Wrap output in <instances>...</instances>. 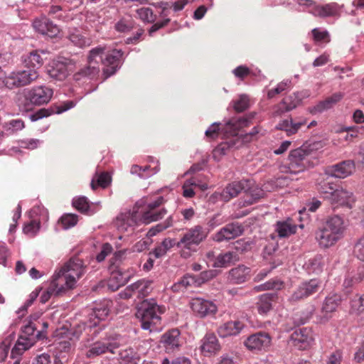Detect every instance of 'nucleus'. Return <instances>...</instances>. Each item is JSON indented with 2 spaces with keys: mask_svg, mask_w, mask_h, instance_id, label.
<instances>
[{
  "mask_svg": "<svg viewBox=\"0 0 364 364\" xmlns=\"http://www.w3.org/2000/svg\"><path fill=\"white\" fill-rule=\"evenodd\" d=\"M58 277L53 276V279L47 291L43 292L40 297V301L42 304L46 303L50 299L51 295L58 296L67 290L63 284L58 281Z\"/></svg>",
  "mask_w": 364,
  "mask_h": 364,
  "instance_id": "obj_30",
  "label": "nucleus"
},
{
  "mask_svg": "<svg viewBox=\"0 0 364 364\" xmlns=\"http://www.w3.org/2000/svg\"><path fill=\"white\" fill-rule=\"evenodd\" d=\"M112 247L109 243H105L102 246L101 252L97 255V260L98 262H102L105 257L112 252Z\"/></svg>",
  "mask_w": 364,
  "mask_h": 364,
  "instance_id": "obj_64",
  "label": "nucleus"
},
{
  "mask_svg": "<svg viewBox=\"0 0 364 364\" xmlns=\"http://www.w3.org/2000/svg\"><path fill=\"white\" fill-rule=\"evenodd\" d=\"M75 106V103L73 101H67L62 102L59 105H53L49 108H42L38 109L37 112L31 114L29 119L32 122H36L43 117H48L53 114H61Z\"/></svg>",
  "mask_w": 364,
  "mask_h": 364,
  "instance_id": "obj_16",
  "label": "nucleus"
},
{
  "mask_svg": "<svg viewBox=\"0 0 364 364\" xmlns=\"http://www.w3.org/2000/svg\"><path fill=\"white\" fill-rule=\"evenodd\" d=\"M131 274L122 269H117L112 272L107 282V287L112 291H115L120 287L125 285L130 279Z\"/></svg>",
  "mask_w": 364,
  "mask_h": 364,
  "instance_id": "obj_25",
  "label": "nucleus"
},
{
  "mask_svg": "<svg viewBox=\"0 0 364 364\" xmlns=\"http://www.w3.org/2000/svg\"><path fill=\"white\" fill-rule=\"evenodd\" d=\"M283 286V282L279 279H271L262 284L254 287L256 291L269 290V289H280Z\"/></svg>",
  "mask_w": 364,
  "mask_h": 364,
  "instance_id": "obj_47",
  "label": "nucleus"
},
{
  "mask_svg": "<svg viewBox=\"0 0 364 364\" xmlns=\"http://www.w3.org/2000/svg\"><path fill=\"white\" fill-rule=\"evenodd\" d=\"M341 301V297L337 294H329L326 297L321 308V321L326 322L331 317Z\"/></svg>",
  "mask_w": 364,
  "mask_h": 364,
  "instance_id": "obj_23",
  "label": "nucleus"
},
{
  "mask_svg": "<svg viewBox=\"0 0 364 364\" xmlns=\"http://www.w3.org/2000/svg\"><path fill=\"white\" fill-rule=\"evenodd\" d=\"M119 357L123 361L129 364H137L139 360V358L135 356V353L131 348L122 350L119 353Z\"/></svg>",
  "mask_w": 364,
  "mask_h": 364,
  "instance_id": "obj_57",
  "label": "nucleus"
},
{
  "mask_svg": "<svg viewBox=\"0 0 364 364\" xmlns=\"http://www.w3.org/2000/svg\"><path fill=\"white\" fill-rule=\"evenodd\" d=\"M103 50H105L103 48H95L90 51L87 58V65L74 75L75 80H80L82 78L92 80L99 75L100 65L98 58H100V53Z\"/></svg>",
  "mask_w": 364,
  "mask_h": 364,
  "instance_id": "obj_6",
  "label": "nucleus"
},
{
  "mask_svg": "<svg viewBox=\"0 0 364 364\" xmlns=\"http://www.w3.org/2000/svg\"><path fill=\"white\" fill-rule=\"evenodd\" d=\"M250 268L245 265H238L229 271L228 279L231 284H240L250 279Z\"/></svg>",
  "mask_w": 364,
  "mask_h": 364,
  "instance_id": "obj_27",
  "label": "nucleus"
},
{
  "mask_svg": "<svg viewBox=\"0 0 364 364\" xmlns=\"http://www.w3.org/2000/svg\"><path fill=\"white\" fill-rule=\"evenodd\" d=\"M245 325L240 321H228L219 326L218 333L222 338L236 336L243 329Z\"/></svg>",
  "mask_w": 364,
  "mask_h": 364,
  "instance_id": "obj_29",
  "label": "nucleus"
},
{
  "mask_svg": "<svg viewBox=\"0 0 364 364\" xmlns=\"http://www.w3.org/2000/svg\"><path fill=\"white\" fill-rule=\"evenodd\" d=\"M85 266L82 259L74 257L71 258L53 275L58 277V281L63 284L66 289L74 288L76 284V279L80 278L85 273Z\"/></svg>",
  "mask_w": 364,
  "mask_h": 364,
  "instance_id": "obj_3",
  "label": "nucleus"
},
{
  "mask_svg": "<svg viewBox=\"0 0 364 364\" xmlns=\"http://www.w3.org/2000/svg\"><path fill=\"white\" fill-rule=\"evenodd\" d=\"M306 269L309 274H318L322 271V257L321 255H317L315 257L310 259L304 264Z\"/></svg>",
  "mask_w": 364,
  "mask_h": 364,
  "instance_id": "obj_42",
  "label": "nucleus"
},
{
  "mask_svg": "<svg viewBox=\"0 0 364 364\" xmlns=\"http://www.w3.org/2000/svg\"><path fill=\"white\" fill-rule=\"evenodd\" d=\"M342 98L343 95L341 93H334L331 96L327 97L325 100L321 101L316 105L309 107V111L312 114L322 113L333 107Z\"/></svg>",
  "mask_w": 364,
  "mask_h": 364,
  "instance_id": "obj_28",
  "label": "nucleus"
},
{
  "mask_svg": "<svg viewBox=\"0 0 364 364\" xmlns=\"http://www.w3.org/2000/svg\"><path fill=\"white\" fill-rule=\"evenodd\" d=\"M53 96V90L46 86H38L29 90L26 98L32 105H41L48 103Z\"/></svg>",
  "mask_w": 364,
  "mask_h": 364,
  "instance_id": "obj_12",
  "label": "nucleus"
},
{
  "mask_svg": "<svg viewBox=\"0 0 364 364\" xmlns=\"http://www.w3.org/2000/svg\"><path fill=\"white\" fill-rule=\"evenodd\" d=\"M296 225L288 218L287 220L278 221L275 225V232L279 237H287L296 231Z\"/></svg>",
  "mask_w": 364,
  "mask_h": 364,
  "instance_id": "obj_31",
  "label": "nucleus"
},
{
  "mask_svg": "<svg viewBox=\"0 0 364 364\" xmlns=\"http://www.w3.org/2000/svg\"><path fill=\"white\" fill-rule=\"evenodd\" d=\"M109 304L110 301H104L100 304H98L92 309V313L90 314V319L97 318L98 321L105 320L109 313Z\"/></svg>",
  "mask_w": 364,
  "mask_h": 364,
  "instance_id": "obj_35",
  "label": "nucleus"
},
{
  "mask_svg": "<svg viewBox=\"0 0 364 364\" xmlns=\"http://www.w3.org/2000/svg\"><path fill=\"white\" fill-rule=\"evenodd\" d=\"M255 115L256 112H250L245 117L230 119L227 124L232 127L234 129H240L249 126Z\"/></svg>",
  "mask_w": 364,
  "mask_h": 364,
  "instance_id": "obj_39",
  "label": "nucleus"
},
{
  "mask_svg": "<svg viewBox=\"0 0 364 364\" xmlns=\"http://www.w3.org/2000/svg\"><path fill=\"white\" fill-rule=\"evenodd\" d=\"M239 260L238 255L234 252H227L219 254L214 262L215 267H226Z\"/></svg>",
  "mask_w": 364,
  "mask_h": 364,
  "instance_id": "obj_34",
  "label": "nucleus"
},
{
  "mask_svg": "<svg viewBox=\"0 0 364 364\" xmlns=\"http://www.w3.org/2000/svg\"><path fill=\"white\" fill-rule=\"evenodd\" d=\"M354 253L360 260H364V236L362 237L354 247Z\"/></svg>",
  "mask_w": 364,
  "mask_h": 364,
  "instance_id": "obj_62",
  "label": "nucleus"
},
{
  "mask_svg": "<svg viewBox=\"0 0 364 364\" xmlns=\"http://www.w3.org/2000/svg\"><path fill=\"white\" fill-rule=\"evenodd\" d=\"M39 75L35 68L14 71L6 77V87L14 89L31 84L38 79Z\"/></svg>",
  "mask_w": 364,
  "mask_h": 364,
  "instance_id": "obj_5",
  "label": "nucleus"
},
{
  "mask_svg": "<svg viewBox=\"0 0 364 364\" xmlns=\"http://www.w3.org/2000/svg\"><path fill=\"white\" fill-rule=\"evenodd\" d=\"M250 107V98L247 95H241L237 100L235 101L233 108L237 112H242Z\"/></svg>",
  "mask_w": 364,
  "mask_h": 364,
  "instance_id": "obj_51",
  "label": "nucleus"
},
{
  "mask_svg": "<svg viewBox=\"0 0 364 364\" xmlns=\"http://www.w3.org/2000/svg\"><path fill=\"white\" fill-rule=\"evenodd\" d=\"M190 304L193 312L200 317L213 315L217 311V307L212 301L200 298L193 299Z\"/></svg>",
  "mask_w": 364,
  "mask_h": 364,
  "instance_id": "obj_22",
  "label": "nucleus"
},
{
  "mask_svg": "<svg viewBox=\"0 0 364 364\" xmlns=\"http://www.w3.org/2000/svg\"><path fill=\"white\" fill-rule=\"evenodd\" d=\"M152 282L149 280H139L138 297L143 298L146 296L152 290Z\"/></svg>",
  "mask_w": 364,
  "mask_h": 364,
  "instance_id": "obj_55",
  "label": "nucleus"
},
{
  "mask_svg": "<svg viewBox=\"0 0 364 364\" xmlns=\"http://www.w3.org/2000/svg\"><path fill=\"white\" fill-rule=\"evenodd\" d=\"M296 98H297L296 96L293 97L292 95H290L288 97L283 99L281 102V105L286 107V111L289 112L295 109L299 104V100H295Z\"/></svg>",
  "mask_w": 364,
  "mask_h": 364,
  "instance_id": "obj_59",
  "label": "nucleus"
},
{
  "mask_svg": "<svg viewBox=\"0 0 364 364\" xmlns=\"http://www.w3.org/2000/svg\"><path fill=\"white\" fill-rule=\"evenodd\" d=\"M306 121L301 119L299 122H294L291 118L289 119H284L281 121L277 126L276 129L286 132L287 134L290 136L297 132L299 128L306 124Z\"/></svg>",
  "mask_w": 364,
  "mask_h": 364,
  "instance_id": "obj_32",
  "label": "nucleus"
},
{
  "mask_svg": "<svg viewBox=\"0 0 364 364\" xmlns=\"http://www.w3.org/2000/svg\"><path fill=\"white\" fill-rule=\"evenodd\" d=\"M355 169L353 161L346 160L328 167L326 173L332 177L345 178L351 175Z\"/></svg>",
  "mask_w": 364,
  "mask_h": 364,
  "instance_id": "obj_20",
  "label": "nucleus"
},
{
  "mask_svg": "<svg viewBox=\"0 0 364 364\" xmlns=\"http://www.w3.org/2000/svg\"><path fill=\"white\" fill-rule=\"evenodd\" d=\"M311 154V151L304 146L291 150L289 155L288 166H284L281 171L294 174L304 171L309 166Z\"/></svg>",
  "mask_w": 364,
  "mask_h": 364,
  "instance_id": "obj_4",
  "label": "nucleus"
},
{
  "mask_svg": "<svg viewBox=\"0 0 364 364\" xmlns=\"http://www.w3.org/2000/svg\"><path fill=\"white\" fill-rule=\"evenodd\" d=\"M171 226V218H168L165 222L157 224L154 227H152L147 232V236L153 237L157 233L163 231L164 230Z\"/></svg>",
  "mask_w": 364,
  "mask_h": 364,
  "instance_id": "obj_58",
  "label": "nucleus"
},
{
  "mask_svg": "<svg viewBox=\"0 0 364 364\" xmlns=\"http://www.w3.org/2000/svg\"><path fill=\"white\" fill-rule=\"evenodd\" d=\"M20 144L22 148L35 149L40 145L41 141L37 139H23L20 141Z\"/></svg>",
  "mask_w": 364,
  "mask_h": 364,
  "instance_id": "obj_63",
  "label": "nucleus"
},
{
  "mask_svg": "<svg viewBox=\"0 0 364 364\" xmlns=\"http://www.w3.org/2000/svg\"><path fill=\"white\" fill-rule=\"evenodd\" d=\"M75 62L70 58H59L48 68V75L58 80H63L75 68Z\"/></svg>",
  "mask_w": 364,
  "mask_h": 364,
  "instance_id": "obj_8",
  "label": "nucleus"
},
{
  "mask_svg": "<svg viewBox=\"0 0 364 364\" xmlns=\"http://www.w3.org/2000/svg\"><path fill=\"white\" fill-rule=\"evenodd\" d=\"M271 343L270 336L265 332H258L250 335L244 342L247 349L252 351L266 350Z\"/></svg>",
  "mask_w": 364,
  "mask_h": 364,
  "instance_id": "obj_15",
  "label": "nucleus"
},
{
  "mask_svg": "<svg viewBox=\"0 0 364 364\" xmlns=\"http://www.w3.org/2000/svg\"><path fill=\"white\" fill-rule=\"evenodd\" d=\"M201 348L203 351L215 353L220 349V344L214 334H207L203 339Z\"/></svg>",
  "mask_w": 364,
  "mask_h": 364,
  "instance_id": "obj_40",
  "label": "nucleus"
},
{
  "mask_svg": "<svg viewBox=\"0 0 364 364\" xmlns=\"http://www.w3.org/2000/svg\"><path fill=\"white\" fill-rule=\"evenodd\" d=\"M247 193H250V198L245 200V205H249L256 203L259 199L263 198L265 195L264 191L263 189L258 187H253V185L252 186L251 189L249 190Z\"/></svg>",
  "mask_w": 364,
  "mask_h": 364,
  "instance_id": "obj_44",
  "label": "nucleus"
},
{
  "mask_svg": "<svg viewBox=\"0 0 364 364\" xmlns=\"http://www.w3.org/2000/svg\"><path fill=\"white\" fill-rule=\"evenodd\" d=\"M118 348L119 344L117 342H112L109 338H104L90 344L85 350V355L87 358L93 359L107 353L114 354Z\"/></svg>",
  "mask_w": 364,
  "mask_h": 364,
  "instance_id": "obj_9",
  "label": "nucleus"
},
{
  "mask_svg": "<svg viewBox=\"0 0 364 364\" xmlns=\"http://www.w3.org/2000/svg\"><path fill=\"white\" fill-rule=\"evenodd\" d=\"M33 26L36 31L50 38H54L60 33L59 27L46 16L36 18L33 21Z\"/></svg>",
  "mask_w": 364,
  "mask_h": 364,
  "instance_id": "obj_19",
  "label": "nucleus"
},
{
  "mask_svg": "<svg viewBox=\"0 0 364 364\" xmlns=\"http://www.w3.org/2000/svg\"><path fill=\"white\" fill-rule=\"evenodd\" d=\"M104 50L100 53V58H98L99 63L101 62L106 68L104 69V73L109 77L115 73L120 63V59L123 55L122 50H113L111 53L102 58Z\"/></svg>",
  "mask_w": 364,
  "mask_h": 364,
  "instance_id": "obj_14",
  "label": "nucleus"
},
{
  "mask_svg": "<svg viewBox=\"0 0 364 364\" xmlns=\"http://www.w3.org/2000/svg\"><path fill=\"white\" fill-rule=\"evenodd\" d=\"M208 235V232L200 225H196L188 229L178 241L177 247L192 250L193 246H198Z\"/></svg>",
  "mask_w": 364,
  "mask_h": 364,
  "instance_id": "obj_7",
  "label": "nucleus"
},
{
  "mask_svg": "<svg viewBox=\"0 0 364 364\" xmlns=\"http://www.w3.org/2000/svg\"><path fill=\"white\" fill-rule=\"evenodd\" d=\"M364 278V265L359 267L357 273L351 278L346 279L343 283L345 287L348 288L351 287L355 283H358Z\"/></svg>",
  "mask_w": 364,
  "mask_h": 364,
  "instance_id": "obj_56",
  "label": "nucleus"
},
{
  "mask_svg": "<svg viewBox=\"0 0 364 364\" xmlns=\"http://www.w3.org/2000/svg\"><path fill=\"white\" fill-rule=\"evenodd\" d=\"M344 230L343 218L335 215L329 217L323 226L316 231V239L321 247L328 248L341 238Z\"/></svg>",
  "mask_w": 364,
  "mask_h": 364,
  "instance_id": "obj_1",
  "label": "nucleus"
},
{
  "mask_svg": "<svg viewBox=\"0 0 364 364\" xmlns=\"http://www.w3.org/2000/svg\"><path fill=\"white\" fill-rule=\"evenodd\" d=\"M38 327L36 323L29 320L28 323L23 328L21 334L27 338H32L33 341H36L37 340L36 334Z\"/></svg>",
  "mask_w": 364,
  "mask_h": 364,
  "instance_id": "obj_50",
  "label": "nucleus"
},
{
  "mask_svg": "<svg viewBox=\"0 0 364 364\" xmlns=\"http://www.w3.org/2000/svg\"><path fill=\"white\" fill-rule=\"evenodd\" d=\"M213 277L211 271H203L199 275H193L196 280V287H198L205 282L210 280Z\"/></svg>",
  "mask_w": 364,
  "mask_h": 364,
  "instance_id": "obj_60",
  "label": "nucleus"
},
{
  "mask_svg": "<svg viewBox=\"0 0 364 364\" xmlns=\"http://www.w3.org/2000/svg\"><path fill=\"white\" fill-rule=\"evenodd\" d=\"M77 220V215L73 213L65 214L60 218V222L64 229H68L75 226Z\"/></svg>",
  "mask_w": 364,
  "mask_h": 364,
  "instance_id": "obj_53",
  "label": "nucleus"
},
{
  "mask_svg": "<svg viewBox=\"0 0 364 364\" xmlns=\"http://www.w3.org/2000/svg\"><path fill=\"white\" fill-rule=\"evenodd\" d=\"M160 343L167 352L172 353L178 350L182 343L179 330L173 328L166 331L161 336Z\"/></svg>",
  "mask_w": 364,
  "mask_h": 364,
  "instance_id": "obj_21",
  "label": "nucleus"
},
{
  "mask_svg": "<svg viewBox=\"0 0 364 364\" xmlns=\"http://www.w3.org/2000/svg\"><path fill=\"white\" fill-rule=\"evenodd\" d=\"M73 205L82 213H88L90 209L89 201L85 196L75 198L73 200Z\"/></svg>",
  "mask_w": 364,
  "mask_h": 364,
  "instance_id": "obj_48",
  "label": "nucleus"
},
{
  "mask_svg": "<svg viewBox=\"0 0 364 364\" xmlns=\"http://www.w3.org/2000/svg\"><path fill=\"white\" fill-rule=\"evenodd\" d=\"M196 282L193 275L186 274L171 286V290L173 292L183 291L190 287H196Z\"/></svg>",
  "mask_w": 364,
  "mask_h": 364,
  "instance_id": "obj_36",
  "label": "nucleus"
},
{
  "mask_svg": "<svg viewBox=\"0 0 364 364\" xmlns=\"http://www.w3.org/2000/svg\"><path fill=\"white\" fill-rule=\"evenodd\" d=\"M291 82L289 80H284L279 82L277 87L269 90L267 92V97L269 99L273 98L276 95L280 94L291 87Z\"/></svg>",
  "mask_w": 364,
  "mask_h": 364,
  "instance_id": "obj_52",
  "label": "nucleus"
},
{
  "mask_svg": "<svg viewBox=\"0 0 364 364\" xmlns=\"http://www.w3.org/2000/svg\"><path fill=\"white\" fill-rule=\"evenodd\" d=\"M243 226L237 222L227 224L213 236V240L218 242L235 239L242 235Z\"/></svg>",
  "mask_w": 364,
  "mask_h": 364,
  "instance_id": "obj_13",
  "label": "nucleus"
},
{
  "mask_svg": "<svg viewBox=\"0 0 364 364\" xmlns=\"http://www.w3.org/2000/svg\"><path fill=\"white\" fill-rule=\"evenodd\" d=\"M138 17L143 21L152 23L156 20V16L153 14L152 9L148 7H142L136 11Z\"/></svg>",
  "mask_w": 364,
  "mask_h": 364,
  "instance_id": "obj_49",
  "label": "nucleus"
},
{
  "mask_svg": "<svg viewBox=\"0 0 364 364\" xmlns=\"http://www.w3.org/2000/svg\"><path fill=\"white\" fill-rule=\"evenodd\" d=\"M277 299L275 294L267 293L261 295L257 303V311L260 314H266L272 308V301Z\"/></svg>",
  "mask_w": 364,
  "mask_h": 364,
  "instance_id": "obj_33",
  "label": "nucleus"
},
{
  "mask_svg": "<svg viewBox=\"0 0 364 364\" xmlns=\"http://www.w3.org/2000/svg\"><path fill=\"white\" fill-rule=\"evenodd\" d=\"M130 172L132 174H137L139 178L146 179L156 173V171L151 170L149 166L141 167L138 165H133Z\"/></svg>",
  "mask_w": 364,
  "mask_h": 364,
  "instance_id": "obj_46",
  "label": "nucleus"
},
{
  "mask_svg": "<svg viewBox=\"0 0 364 364\" xmlns=\"http://www.w3.org/2000/svg\"><path fill=\"white\" fill-rule=\"evenodd\" d=\"M33 26L36 31L50 38H54L60 33L59 27L46 16L36 18L33 21Z\"/></svg>",
  "mask_w": 364,
  "mask_h": 364,
  "instance_id": "obj_18",
  "label": "nucleus"
},
{
  "mask_svg": "<svg viewBox=\"0 0 364 364\" xmlns=\"http://www.w3.org/2000/svg\"><path fill=\"white\" fill-rule=\"evenodd\" d=\"M311 12L316 16H332L337 14L338 7L336 4H328L322 6H315Z\"/></svg>",
  "mask_w": 364,
  "mask_h": 364,
  "instance_id": "obj_37",
  "label": "nucleus"
},
{
  "mask_svg": "<svg viewBox=\"0 0 364 364\" xmlns=\"http://www.w3.org/2000/svg\"><path fill=\"white\" fill-rule=\"evenodd\" d=\"M164 311V308L157 305L154 299H146L140 304L136 316L140 319L141 326L143 329L152 331L160 323V314Z\"/></svg>",
  "mask_w": 364,
  "mask_h": 364,
  "instance_id": "obj_2",
  "label": "nucleus"
},
{
  "mask_svg": "<svg viewBox=\"0 0 364 364\" xmlns=\"http://www.w3.org/2000/svg\"><path fill=\"white\" fill-rule=\"evenodd\" d=\"M293 345L299 350L306 349L313 341V333L311 328H299L291 335Z\"/></svg>",
  "mask_w": 364,
  "mask_h": 364,
  "instance_id": "obj_17",
  "label": "nucleus"
},
{
  "mask_svg": "<svg viewBox=\"0 0 364 364\" xmlns=\"http://www.w3.org/2000/svg\"><path fill=\"white\" fill-rule=\"evenodd\" d=\"M337 188V186L328 180L322 181L318 185V190L323 198L329 200Z\"/></svg>",
  "mask_w": 364,
  "mask_h": 364,
  "instance_id": "obj_41",
  "label": "nucleus"
},
{
  "mask_svg": "<svg viewBox=\"0 0 364 364\" xmlns=\"http://www.w3.org/2000/svg\"><path fill=\"white\" fill-rule=\"evenodd\" d=\"M68 38L75 46L80 48L89 44L88 40L82 36L78 31L70 33Z\"/></svg>",
  "mask_w": 364,
  "mask_h": 364,
  "instance_id": "obj_54",
  "label": "nucleus"
},
{
  "mask_svg": "<svg viewBox=\"0 0 364 364\" xmlns=\"http://www.w3.org/2000/svg\"><path fill=\"white\" fill-rule=\"evenodd\" d=\"M328 201L332 205L337 204L339 205L346 206L348 208H352L353 204L355 202V198L351 192H349L342 188H337Z\"/></svg>",
  "mask_w": 364,
  "mask_h": 364,
  "instance_id": "obj_26",
  "label": "nucleus"
},
{
  "mask_svg": "<svg viewBox=\"0 0 364 364\" xmlns=\"http://www.w3.org/2000/svg\"><path fill=\"white\" fill-rule=\"evenodd\" d=\"M314 41H326V42L330 41L329 33L327 31H321L318 28H314L311 31Z\"/></svg>",
  "mask_w": 364,
  "mask_h": 364,
  "instance_id": "obj_61",
  "label": "nucleus"
},
{
  "mask_svg": "<svg viewBox=\"0 0 364 364\" xmlns=\"http://www.w3.org/2000/svg\"><path fill=\"white\" fill-rule=\"evenodd\" d=\"M254 185L253 181L250 179H242L228 183L221 193V198L224 201H229L237 197L241 192L247 193Z\"/></svg>",
  "mask_w": 364,
  "mask_h": 364,
  "instance_id": "obj_10",
  "label": "nucleus"
},
{
  "mask_svg": "<svg viewBox=\"0 0 364 364\" xmlns=\"http://www.w3.org/2000/svg\"><path fill=\"white\" fill-rule=\"evenodd\" d=\"M166 214V210L163 208L157 212H152V211H146L142 215V217L141 218V220L144 223H150L153 221H157L164 217V215Z\"/></svg>",
  "mask_w": 364,
  "mask_h": 364,
  "instance_id": "obj_45",
  "label": "nucleus"
},
{
  "mask_svg": "<svg viewBox=\"0 0 364 364\" xmlns=\"http://www.w3.org/2000/svg\"><path fill=\"white\" fill-rule=\"evenodd\" d=\"M138 221V215L136 211H127L119 214L114 222V225L117 230L120 232L129 231V229L136 225Z\"/></svg>",
  "mask_w": 364,
  "mask_h": 364,
  "instance_id": "obj_24",
  "label": "nucleus"
},
{
  "mask_svg": "<svg viewBox=\"0 0 364 364\" xmlns=\"http://www.w3.org/2000/svg\"><path fill=\"white\" fill-rule=\"evenodd\" d=\"M25 66L36 70L43 64V60L38 50H33L23 59Z\"/></svg>",
  "mask_w": 364,
  "mask_h": 364,
  "instance_id": "obj_38",
  "label": "nucleus"
},
{
  "mask_svg": "<svg viewBox=\"0 0 364 364\" xmlns=\"http://www.w3.org/2000/svg\"><path fill=\"white\" fill-rule=\"evenodd\" d=\"M321 282L317 279L302 282L291 296V300L297 301L315 294L321 287Z\"/></svg>",
  "mask_w": 364,
  "mask_h": 364,
  "instance_id": "obj_11",
  "label": "nucleus"
},
{
  "mask_svg": "<svg viewBox=\"0 0 364 364\" xmlns=\"http://www.w3.org/2000/svg\"><path fill=\"white\" fill-rule=\"evenodd\" d=\"M97 183L95 182V178L92 180L91 188L95 190L97 186H101L105 188H107L111 183L112 178L110 175L107 172H102L100 174H96Z\"/></svg>",
  "mask_w": 364,
  "mask_h": 364,
  "instance_id": "obj_43",
  "label": "nucleus"
}]
</instances>
